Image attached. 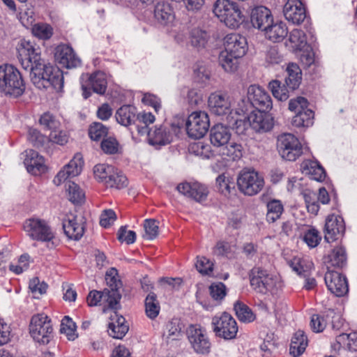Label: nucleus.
I'll return each instance as SVG.
<instances>
[{
    "label": "nucleus",
    "mask_w": 357,
    "mask_h": 357,
    "mask_svg": "<svg viewBox=\"0 0 357 357\" xmlns=\"http://www.w3.org/2000/svg\"><path fill=\"white\" fill-rule=\"evenodd\" d=\"M112 294V296H109L105 290L91 291L86 298L87 303L89 306H102L104 311L107 309L116 310L119 307L115 300L116 294L115 292Z\"/></svg>",
    "instance_id": "24"
},
{
    "label": "nucleus",
    "mask_w": 357,
    "mask_h": 357,
    "mask_svg": "<svg viewBox=\"0 0 357 357\" xmlns=\"http://www.w3.org/2000/svg\"><path fill=\"white\" fill-rule=\"evenodd\" d=\"M328 257V262L331 266L342 268L347 264V253L345 248L342 246L333 248Z\"/></svg>",
    "instance_id": "49"
},
{
    "label": "nucleus",
    "mask_w": 357,
    "mask_h": 357,
    "mask_svg": "<svg viewBox=\"0 0 357 357\" xmlns=\"http://www.w3.org/2000/svg\"><path fill=\"white\" fill-rule=\"evenodd\" d=\"M283 13L287 20L296 24H301L306 18V8L301 0H287Z\"/></svg>",
    "instance_id": "22"
},
{
    "label": "nucleus",
    "mask_w": 357,
    "mask_h": 357,
    "mask_svg": "<svg viewBox=\"0 0 357 357\" xmlns=\"http://www.w3.org/2000/svg\"><path fill=\"white\" fill-rule=\"evenodd\" d=\"M268 87L272 92L273 96L280 101L287 100L289 97V91H291L284 84H282L280 81L275 79L268 84Z\"/></svg>",
    "instance_id": "51"
},
{
    "label": "nucleus",
    "mask_w": 357,
    "mask_h": 357,
    "mask_svg": "<svg viewBox=\"0 0 357 357\" xmlns=\"http://www.w3.org/2000/svg\"><path fill=\"white\" fill-rule=\"evenodd\" d=\"M248 99L256 109L270 111L273 107L271 97L261 86L250 85L248 89Z\"/></svg>",
    "instance_id": "15"
},
{
    "label": "nucleus",
    "mask_w": 357,
    "mask_h": 357,
    "mask_svg": "<svg viewBox=\"0 0 357 357\" xmlns=\"http://www.w3.org/2000/svg\"><path fill=\"white\" fill-rule=\"evenodd\" d=\"M176 188L180 193L197 202L205 201L208 195V188L198 182L181 183L177 185Z\"/></svg>",
    "instance_id": "23"
},
{
    "label": "nucleus",
    "mask_w": 357,
    "mask_h": 357,
    "mask_svg": "<svg viewBox=\"0 0 357 357\" xmlns=\"http://www.w3.org/2000/svg\"><path fill=\"white\" fill-rule=\"evenodd\" d=\"M39 122L45 129L49 130L50 132L53 130H54L55 129L59 128L61 126L60 122L50 112L44 113L40 116Z\"/></svg>",
    "instance_id": "63"
},
{
    "label": "nucleus",
    "mask_w": 357,
    "mask_h": 357,
    "mask_svg": "<svg viewBox=\"0 0 357 357\" xmlns=\"http://www.w3.org/2000/svg\"><path fill=\"white\" fill-rule=\"evenodd\" d=\"M24 162L27 171L33 175L44 173L47 169L44 158L39 155L37 151L32 149L26 151V158Z\"/></svg>",
    "instance_id": "30"
},
{
    "label": "nucleus",
    "mask_w": 357,
    "mask_h": 357,
    "mask_svg": "<svg viewBox=\"0 0 357 357\" xmlns=\"http://www.w3.org/2000/svg\"><path fill=\"white\" fill-rule=\"evenodd\" d=\"M1 78V92L10 98L22 96L26 89V84L20 70L13 65L5 64Z\"/></svg>",
    "instance_id": "4"
},
{
    "label": "nucleus",
    "mask_w": 357,
    "mask_h": 357,
    "mask_svg": "<svg viewBox=\"0 0 357 357\" xmlns=\"http://www.w3.org/2000/svg\"><path fill=\"white\" fill-rule=\"evenodd\" d=\"M62 226L65 234L70 239L79 240L84 233L83 224L79 222L77 216L73 214L67 215L65 217L63 220Z\"/></svg>",
    "instance_id": "28"
},
{
    "label": "nucleus",
    "mask_w": 357,
    "mask_h": 357,
    "mask_svg": "<svg viewBox=\"0 0 357 357\" xmlns=\"http://www.w3.org/2000/svg\"><path fill=\"white\" fill-rule=\"evenodd\" d=\"M303 240L310 248H314L319 244L321 236L318 230L311 228L304 233Z\"/></svg>",
    "instance_id": "61"
},
{
    "label": "nucleus",
    "mask_w": 357,
    "mask_h": 357,
    "mask_svg": "<svg viewBox=\"0 0 357 357\" xmlns=\"http://www.w3.org/2000/svg\"><path fill=\"white\" fill-rule=\"evenodd\" d=\"M265 61L268 65H279L284 61V56L278 46H272L266 52Z\"/></svg>",
    "instance_id": "59"
},
{
    "label": "nucleus",
    "mask_w": 357,
    "mask_h": 357,
    "mask_svg": "<svg viewBox=\"0 0 357 357\" xmlns=\"http://www.w3.org/2000/svg\"><path fill=\"white\" fill-rule=\"evenodd\" d=\"M108 134V128L101 123L94 122L89 128V135L93 141H99Z\"/></svg>",
    "instance_id": "57"
},
{
    "label": "nucleus",
    "mask_w": 357,
    "mask_h": 357,
    "mask_svg": "<svg viewBox=\"0 0 357 357\" xmlns=\"http://www.w3.org/2000/svg\"><path fill=\"white\" fill-rule=\"evenodd\" d=\"M266 218L268 222H275L280 218L284 212V206L281 201L278 199H272L266 204Z\"/></svg>",
    "instance_id": "43"
},
{
    "label": "nucleus",
    "mask_w": 357,
    "mask_h": 357,
    "mask_svg": "<svg viewBox=\"0 0 357 357\" xmlns=\"http://www.w3.org/2000/svg\"><path fill=\"white\" fill-rule=\"evenodd\" d=\"M237 185L239 190L244 195L252 196L262 190L264 180L254 170H243L238 175Z\"/></svg>",
    "instance_id": "12"
},
{
    "label": "nucleus",
    "mask_w": 357,
    "mask_h": 357,
    "mask_svg": "<svg viewBox=\"0 0 357 357\" xmlns=\"http://www.w3.org/2000/svg\"><path fill=\"white\" fill-rule=\"evenodd\" d=\"M159 222L155 219H146L144 222L145 234L144 238L146 240L155 239L159 234Z\"/></svg>",
    "instance_id": "58"
},
{
    "label": "nucleus",
    "mask_w": 357,
    "mask_h": 357,
    "mask_svg": "<svg viewBox=\"0 0 357 357\" xmlns=\"http://www.w3.org/2000/svg\"><path fill=\"white\" fill-rule=\"evenodd\" d=\"M216 185L218 191L225 197H229L232 191H235L236 183L233 178L226 176L225 174L217 177Z\"/></svg>",
    "instance_id": "53"
},
{
    "label": "nucleus",
    "mask_w": 357,
    "mask_h": 357,
    "mask_svg": "<svg viewBox=\"0 0 357 357\" xmlns=\"http://www.w3.org/2000/svg\"><path fill=\"white\" fill-rule=\"evenodd\" d=\"M278 149L281 156L289 161H295L303 154V146L298 139L290 133L278 137Z\"/></svg>",
    "instance_id": "13"
},
{
    "label": "nucleus",
    "mask_w": 357,
    "mask_h": 357,
    "mask_svg": "<svg viewBox=\"0 0 357 357\" xmlns=\"http://www.w3.org/2000/svg\"><path fill=\"white\" fill-rule=\"evenodd\" d=\"M222 155L228 160H238L243 156V147L240 144L228 142L222 149Z\"/></svg>",
    "instance_id": "47"
},
{
    "label": "nucleus",
    "mask_w": 357,
    "mask_h": 357,
    "mask_svg": "<svg viewBox=\"0 0 357 357\" xmlns=\"http://www.w3.org/2000/svg\"><path fill=\"white\" fill-rule=\"evenodd\" d=\"M118 275L117 270L116 268H111L109 271L107 272L105 275V280L107 282V284L109 286L110 289H105L104 290L108 293L109 296H112V293H116V296H115L116 303L119 305V301L121 298V295L119 291V289L121 286V282L119 279L116 278Z\"/></svg>",
    "instance_id": "39"
},
{
    "label": "nucleus",
    "mask_w": 357,
    "mask_h": 357,
    "mask_svg": "<svg viewBox=\"0 0 357 357\" xmlns=\"http://www.w3.org/2000/svg\"><path fill=\"white\" fill-rule=\"evenodd\" d=\"M308 100L304 97L299 96L290 100L289 109L296 113L292 119L294 126L301 128L313 125L314 113L308 108Z\"/></svg>",
    "instance_id": "9"
},
{
    "label": "nucleus",
    "mask_w": 357,
    "mask_h": 357,
    "mask_svg": "<svg viewBox=\"0 0 357 357\" xmlns=\"http://www.w3.org/2000/svg\"><path fill=\"white\" fill-rule=\"evenodd\" d=\"M100 147L105 153L113 155L118 153L119 144L115 137H108L102 139Z\"/></svg>",
    "instance_id": "62"
},
{
    "label": "nucleus",
    "mask_w": 357,
    "mask_h": 357,
    "mask_svg": "<svg viewBox=\"0 0 357 357\" xmlns=\"http://www.w3.org/2000/svg\"><path fill=\"white\" fill-rule=\"evenodd\" d=\"M188 135L194 139L203 137L210 127V120L208 114L204 111H195L188 117L186 123Z\"/></svg>",
    "instance_id": "11"
},
{
    "label": "nucleus",
    "mask_w": 357,
    "mask_h": 357,
    "mask_svg": "<svg viewBox=\"0 0 357 357\" xmlns=\"http://www.w3.org/2000/svg\"><path fill=\"white\" fill-rule=\"evenodd\" d=\"M231 138V132L227 126L216 124L212 127L210 132V140L215 146H224Z\"/></svg>",
    "instance_id": "34"
},
{
    "label": "nucleus",
    "mask_w": 357,
    "mask_h": 357,
    "mask_svg": "<svg viewBox=\"0 0 357 357\" xmlns=\"http://www.w3.org/2000/svg\"><path fill=\"white\" fill-rule=\"evenodd\" d=\"M345 232V224L342 216L331 214L326 218L324 226V238L328 242H333L342 236Z\"/></svg>",
    "instance_id": "17"
},
{
    "label": "nucleus",
    "mask_w": 357,
    "mask_h": 357,
    "mask_svg": "<svg viewBox=\"0 0 357 357\" xmlns=\"http://www.w3.org/2000/svg\"><path fill=\"white\" fill-rule=\"evenodd\" d=\"M60 332L66 335L68 340H75L78 337L76 324L69 316H64L62 319Z\"/></svg>",
    "instance_id": "54"
},
{
    "label": "nucleus",
    "mask_w": 357,
    "mask_h": 357,
    "mask_svg": "<svg viewBox=\"0 0 357 357\" xmlns=\"http://www.w3.org/2000/svg\"><path fill=\"white\" fill-rule=\"evenodd\" d=\"M286 70L287 75L285 78L284 83L289 89L294 91L298 88L301 82V70L297 64L291 63L287 66Z\"/></svg>",
    "instance_id": "38"
},
{
    "label": "nucleus",
    "mask_w": 357,
    "mask_h": 357,
    "mask_svg": "<svg viewBox=\"0 0 357 357\" xmlns=\"http://www.w3.org/2000/svg\"><path fill=\"white\" fill-rule=\"evenodd\" d=\"M213 13L227 27L237 29L242 24L243 15L237 3L231 0H216Z\"/></svg>",
    "instance_id": "3"
},
{
    "label": "nucleus",
    "mask_w": 357,
    "mask_h": 357,
    "mask_svg": "<svg viewBox=\"0 0 357 357\" xmlns=\"http://www.w3.org/2000/svg\"><path fill=\"white\" fill-rule=\"evenodd\" d=\"M128 329L126 319L117 314L116 312H114L108 324L109 335L115 339H122L128 333Z\"/></svg>",
    "instance_id": "29"
},
{
    "label": "nucleus",
    "mask_w": 357,
    "mask_h": 357,
    "mask_svg": "<svg viewBox=\"0 0 357 357\" xmlns=\"http://www.w3.org/2000/svg\"><path fill=\"white\" fill-rule=\"evenodd\" d=\"M189 151L203 159H209L215 155L211 146L203 142H197L190 145Z\"/></svg>",
    "instance_id": "50"
},
{
    "label": "nucleus",
    "mask_w": 357,
    "mask_h": 357,
    "mask_svg": "<svg viewBox=\"0 0 357 357\" xmlns=\"http://www.w3.org/2000/svg\"><path fill=\"white\" fill-rule=\"evenodd\" d=\"M264 31L268 40L273 43H280L287 36L288 28L284 22L273 20Z\"/></svg>",
    "instance_id": "32"
},
{
    "label": "nucleus",
    "mask_w": 357,
    "mask_h": 357,
    "mask_svg": "<svg viewBox=\"0 0 357 357\" xmlns=\"http://www.w3.org/2000/svg\"><path fill=\"white\" fill-rule=\"evenodd\" d=\"M145 313L151 319H155L160 311V303L157 296L153 292H150L145 298Z\"/></svg>",
    "instance_id": "44"
},
{
    "label": "nucleus",
    "mask_w": 357,
    "mask_h": 357,
    "mask_svg": "<svg viewBox=\"0 0 357 357\" xmlns=\"http://www.w3.org/2000/svg\"><path fill=\"white\" fill-rule=\"evenodd\" d=\"M306 45L307 37L303 31L294 29L289 33L287 45H289L294 52L302 50Z\"/></svg>",
    "instance_id": "41"
},
{
    "label": "nucleus",
    "mask_w": 357,
    "mask_h": 357,
    "mask_svg": "<svg viewBox=\"0 0 357 357\" xmlns=\"http://www.w3.org/2000/svg\"><path fill=\"white\" fill-rule=\"evenodd\" d=\"M240 58L241 57L231 55L225 50L220 54L219 63L226 72L234 73L238 68Z\"/></svg>",
    "instance_id": "46"
},
{
    "label": "nucleus",
    "mask_w": 357,
    "mask_h": 357,
    "mask_svg": "<svg viewBox=\"0 0 357 357\" xmlns=\"http://www.w3.org/2000/svg\"><path fill=\"white\" fill-rule=\"evenodd\" d=\"M128 185V180L123 172L117 168L111 174L109 178L106 181L105 185L107 188H115L118 190L126 188Z\"/></svg>",
    "instance_id": "48"
},
{
    "label": "nucleus",
    "mask_w": 357,
    "mask_h": 357,
    "mask_svg": "<svg viewBox=\"0 0 357 357\" xmlns=\"http://www.w3.org/2000/svg\"><path fill=\"white\" fill-rule=\"evenodd\" d=\"M54 58L59 64L66 68H77L81 65V60L68 45H59L55 49Z\"/></svg>",
    "instance_id": "18"
},
{
    "label": "nucleus",
    "mask_w": 357,
    "mask_h": 357,
    "mask_svg": "<svg viewBox=\"0 0 357 357\" xmlns=\"http://www.w3.org/2000/svg\"><path fill=\"white\" fill-rule=\"evenodd\" d=\"M184 324L178 318H173L165 326L162 337L167 344L181 340L184 335Z\"/></svg>",
    "instance_id": "26"
},
{
    "label": "nucleus",
    "mask_w": 357,
    "mask_h": 357,
    "mask_svg": "<svg viewBox=\"0 0 357 357\" xmlns=\"http://www.w3.org/2000/svg\"><path fill=\"white\" fill-rule=\"evenodd\" d=\"M116 119L124 126H135L137 118V108L130 105H123L116 112Z\"/></svg>",
    "instance_id": "35"
},
{
    "label": "nucleus",
    "mask_w": 357,
    "mask_h": 357,
    "mask_svg": "<svg viewBox=\"0 0 357 357\" xmlns=\"http://www.w3.org/2000/svg\"><path fill=\"white\" fill-rule=\"evenodd\" d=\"M16 50L19 61L22 68L26 70L30 71L43 60L40 47L30 40H20Z\"/></svg>",
    "instance_id": "7"
},
{
    "label": "nucleus",
    "mask_w": 357,
    "mask_h": 357,
    "mask_svg": "<svg viewBox=\"0 0 357 357\" xmlns=\"http://www.w3.org/2000/svg\"><path fill=\"white\" fill-rule=\"evenodd\" d=\"M149 140L153 145H165L172 141V134L168 128L165 126L155 127L153 130L148 132Z\"/></svg>",
    "instance_id": "37"
},
{
    "label": "nucleus",
    "mask_w": 357,
    "mask_h": 357,
    "mask_svg": "<svg viewBox=\"0 0 357 357\" xmlns=\"http://www.w3.org/2000/svg\"><path fill=\"white\" fill-rule=\"evenodd\" d=\"M328 289L337 297L344 296L349 291L347 278L337 271H328L324 276Z\"/></svg>",
    "instance_id": "16"
},
{
    "label": "nucleus",
    "mask_w": 357,
    "mask_h": 357,
    "mask_svg": "<svg viewBox=\"0 0 357 357\" xmlns=\"http://www.w3.org/2000/svg\"><path fill=\"white\" fill-rule=\"evenodd\" d=\"M211 326L215 335L225 340L236 338L238 327L236 319L228 312L217 314L212 317Z\"/></svg>",
    "instance_id": "6"
},
{
    "label": "nucleus",
    "mask_w": 357,
    "mask_h": 357,
    "mask_svg": "<svg viewBox=\"0 0 357 357\" xmlns=\"http://www.w3.org/2000/svg\"><path fill=\"white\" fill-rule=\"evenodd\" d=\"M211 298L220 304L227 295V288L224 283H212L209 287Z\"/></svg>",
    "instance_id": "60"
},
{
    "label": "nucleus",
    "mask_w": 357,
    "mask_h": 357,
    "mask_svg": "<svg viewBox=\"0 0 357 357\" xmlns=\"http://www.w3.org/2000/svg\"><path fill=\"white\" fill-rule=\"evenodd\" d=\"M155 120V116L151 112H137L135 126L139 134L144 135L149 132L148 126L153 123Z\"/></svg>",
    "instance_id": "45"
},
{
    "label": "nucleus",
    "mask_w": 357,
    "mask_h": 357,
    "mask_svg": "<svg viewBox=\"0 0 357 357\" xmlns=\"http://www.w3.org/2000/svg\"><path fill=\"white\" fill-rule=\"evenodd\" d=\"M31 77L35 85L40 87V82L44 87L49 84L56 91H61L63 88L64 78L63 71L57 66L51 64H45L42 60L39 64L30 70Z\"/></svg>",
    "instance_id": "1"
},
{
    "label": "nucleus",
    "mask_w": 357,
    "mask_h": 357,
    "mask_svg": "<svg viewBox=\"0 0 357 357\" xmlns=\"http://www.w3.org/2000/svg\"><path fill=\"white\" fill-rule=\"evenodd\" d=\"M301 167L303 172L308 174L312 179L317 181L325 180L326 176V171L317 160H305L301 163Z\"/></svg>",
    "instance_id": "33"
},
{
    "label": "nucleus",
    "mask_w": 357,
    "mask_h": 357,
    "mask_svg": "<svg viewBox=\"0 0 357 357\" xmlns=\"http://www.w3.org/2000/svg\"><path fill=\"white\" fill-rule=\"evenodd\" d=\"M66 187L70 202L74 204H80L84 201L85 194L77 184L68 181Z\"/></svg>",
    "instance_id": "52"
},
{
    "label": "nucleus",
    "mask_w": 357,
    "mask_h": 357,
    "mask_svg": "<svg viewBox=\"0 0 357 357\" xmlns=\"http://www.w3.org/2000/svg\"><path fill=\"white\" fill-rule=\"evenodd\" d=\"M51 319L45 314L33 315L29 325V333L33 339L42 344H47L52 337Z\"/></svg>",
    "instance_id": "8"
},
{
    "label": "nucleus",
    "mask_w": 357,
    "mask_h": 357,
    "mask_svg": "<svg viewBox=\"0 0 357 357\" xmlns=\"http://www.w3.org/2000/svg\"><path fill=\"white\" fill-rule=\"evenodd\" d=\"M224 45L227 53L236 56L243 57L248 49L246 38L236 33L227 34L224 39Z\"/></svg>",
    "instance_id": "19"
},
{
    "label": "nucleus",
    "mask_w": 357,
    "mask_h": 357,
    "mask_svg": "<svg viewBox=\"0 0 357 357\" xmlns=\"http://www.w3.org/2000/svg\"><path fill=\"white\" fill-rule=\"evenodd\" d=\"M268 111L256 109L248 115L251 128L256 132H266L272 129L273 119L268 114Z\"/></svg>",
    "instance_id": "25"
},
{
    "label": "nucleus",
    "mask_w": 357,
    "mask_h": 357,
    "mask_svg": "<svg viewBox=\"0 0 357 357\" xmlns=\"http://www.w3.org/2000/svg\"><path fill=\"white\" fill-rule=\"evenodd\" d=\"M86 81L82 83V96L84 99L91 96V91L102 96L107 89V79L106 74L102 71H96L91 74H86Z\"/></svg>",
    "instance_id": "14"
},
{
    "label": "nucleus",
    "mask_w": 357,
    "mask_h": 357,
    "mask_svg": "<svg viewBox=\"0 0 357 357\" xmlns=\"http://www.w3.org/2000/svg\"><path fill=\"white\" fill-rule=\"evenodd\" d=\"M248 278L251 289L259 295L274 294L280 287L278 277L260 266H254L250 269Z\"/></svg>",
    "instance_id": "2"
},
{
    "label": "nucleus",
    "mask_w": 357,
    "mask_h": 357,
    "mask_svg": "<svg viewBox=\"0 0 357 357\" xmlns=\"http://www.w3.org/2000/svg\"><path fill=\"white\" fill-rule=\"evenodd\" d=\"M84 160L81 154H77L75 157L60 170L55 178L54 183L59 185L67 179L78 176L82 169Z\"/></svg>",
    "instance_id": "20"
},
{
    "label": "nucleus",
    "mask_w": 357,
    "mask_h": 357,
    "mask_svg": "<svg viewBox=\"0 0 357 357\" xmlns=\"http://www.w3.org/2000/svg\"><path fill=\"white\" fill-rule=\"evenodd\" d=\"M24 229L33 240L50 242L54 238V234L47 221L39 218H30L24 223Z\"/></svg>",
    "instance_id": "10"
},
{
    "label": "nucleus",
    "mask_w": 357,
    "mask_h": 357,
    "mask_svg": "<svg viewBox=\"0 0 357 357\" xmlns=\"http://www.w3.org/2000/svg\"><path fill=\"white\" fill-rule=\"evenodd\" d=\"M190 348L200 356H207L211 351V342L207 330L199 324H190L185 331Z\"/></svg>",
    "instance_id": "5"
},
{
    "label": "nucleus",
    "mask_w": 357,
    "mask_h": 357,
    "mask_svg": "<svg viewBox=\"0 0 357 357\" xmlns=\"http://www.w3.org/2000/svg\"><path fill=\"white\" fill-rule=\"evenodd\" d=\"M234 310L238 319L241 322L250 323L256 319V315L252 309L240 301H237L234 303Z\"/></svg>",
    "instance_id": "42"
},
{
    "label": "nucleus",
    "mask_w": 357,
    "mask_h": 357,
    "mask_svg": "<svg viewBox=\"0 0 357 357\" xmlns=\"http://www.w3.org/2000/svg\"><path fill=\"white\" fill-rule=\"evenodd\" d=\"M307 346V337L302 331H298L292 337L290 344V354L294 357L301 356Z\"/></svg>",
    "instance_id": "40"
},
{
    "label": "nucleus",
    "mask_w": 357,
    "mask_h": 357,
    "mask_svg": "<svg viewBox=\"0 0 357 357\" xmlns=\"http://www.w3.org/2000/svg\"><path fill=\"white\" fill-rule=\"evenodd\" d=\"M115 169V167L107 164H98L93 167L95 178L105 185L111 174H114Z\"/></svg>",
    "instance_id": "55"
},
{
    "label": "nucleus",
    "mask_w": 357,
    "mask_h": 357,
    "mask_svg": "<svg viewBox=\"0 0 357 357\" xmlns=\"http://www.w3.org/2000/svg\"><path fill=\"white\" fill-rule=\"evenodd\" d=\"M347 341V347L351 351H357V332H352L349 334L342 333L337 337V342Z\"/></svg>",
    "instance_id": "64"
},
{
    "label": "nucleus",
    "mask_w": 357,
    "mask_h": 357,
    "mask_svg": "<svg viewBox=\"0 0 357 357\" xmlns=\"http://www.w3.org/2000/svg\"><path fill=\"white\" fill-rule=\"evenodd\" d=\"M31 31L34 36L43 40H48L53 35L52 27L47 23L35 24L32 26Z\"/></svg>",
    "instance_id": "56"
},
{
    "label": "nucleus",
    "mask_w": 357,
    "mask_h": 357,
    "mask_svg": "<svg viewBox=\"0 0 357 357\" xmlns=\"http://www.w3.org/2000/svg\"><path fill=\"white\" fill-rule=\"evenodd\" d=\"M239 109L243 113L242 114L236 111L235 113L236 117L231 114L227 116V119L229 126H231L238 135H243L245 134V131L249 128H251V123L250 121L248 120V115H245L248 109L244 108V107Z\"/></svg>",
    "instance_id": "31"
},
{
    "label": "nucleus",
    "mask_w": 357,
    "mask_h": 357,
    "mask_svg": "<svg viewBox=\"0 0 357 357\" xmlns=\"http://www.w3.org/2000/svg\"><path fill=\"white\" fill-rule=\"evenodd\" d=\"M250 20L254 27L264 31L273 21V17L268 8L260 6L252 9Z\"/></svg>",
    "instance_id": "27"
},
{
    "label": "nucleus",
    "mask_w": 357,
    "mask_h": 357,
    "mask_svg": "<svg viewBox=\"0 0 357 357\" xmlns=\"http://www.w3.org/2000/svg\"><path fill=\"white\" fill-rule=\"evenodd\" d=\"M154 17L161 24H167L174 19V13L171 4L167 1H159L155 6Z\"/></svg>",
    "instance_id": "36"
},
{
    "label": "nucleus",
    "mask_w": 357,
    "mask_h": 357,
    "mask_svg": "<svg viewBox=\"0 0 357 357\" xmlns=\"http://www.w3.org/2000/svg\"><path fill=\"white\" fill-rule=\"evenodd\" d=\"M208 107L212 113L217 116L232 114L229 97L220 92H215L210 95L208 100Z\"/></svg>",
    "instance_id": "21"
}]
</instances>
